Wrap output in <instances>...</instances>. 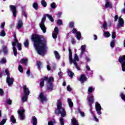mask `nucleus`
<instances>
[{
    "label": "nucleus",
    "mask_w": 125,
    "mask_h": 125,
    "mask_svg": "<svg viewBox=\"0 0 125 125\" xmlns=\"http://www.w3.org/2000/svg\"><path fill=\"white\" fill-rule=\"evenodd\" d=\"M31 40L34 42V46L38 54L43 56L45 54L46 48H47L46 39L44 38L43 36L34 34L31 36Z\"/></svg>",
    "instance_id": "obj_1"
},
{
    "label": "nucleus",
    "mask_w": 125,
    "mask_h": 125,
    "mask_svg": "<svg viewBox=\"0 0 125 125\" xmlns=\"http://www.w3.org/2000/svg\"><path fill=\"white\" fill-rule=\"evenodd\" d=\"M57 108L55 110V114L56 115H60V114H61V117L59 118L60 123L61 125H64L65 122L64 121L63 118L67 116V114L66 113V110H65V108L62 107L61 99H59L57 100Z\"/></svg>",
    "instance_id": "obj_2"
},
{
    "label": "nucleus",
    "mask_w": 125,
    "mask_h": 125,
    "mask_svg": "<svg viewBox=\"0 0 125 125\" xmlns=\"http://www.w3.org/2000/svg\"><path fill=\"white\" fill-rule=\"evenodd\" d=\"M44 81L47 82L46 83L47 90H48V91H52V90H53V87H54V85L53 83V82H54V78L53 77L48 78L46 76H44L43 78H41L40 83L41 88H42L43 86H44Z\"/></svg>",
    "instance_id": "obj_3"
},
{
    "label": "nucleus",
    "mask_w": 125,
    "mask_h": 125,
    "mask_svg": "<svg viewBox=\"0 0 125 125\" xmlns=\"http://www.w3.org/2000/svg\"><path fill=\"white\" fill-rule=\"evenodd\" d=\"M94 103V98H93V96L92 95L88 97V104L89 107V111L91 114H93L94 116V118L95 119V121L96 122H98V119L96 118V116L94 115V113L93 111H92V104Z\"/></svg>",
    "instance_id": "obj_4"
},
{
    "label": "nucleus",
    "mask_w": 125,
    "mask_h": 125,
    "mask_svg": "<svg viewBox=\"0 0 125 125\" xmlns=\"http://www.w3.org/2000/svg\"><path fill=\"white\" fill-rule=\"evenodd\" d=\"M46 17H47V14H46L43 16L42 18L41 22L40 24V27L44 34L46 33V27H45V25H44V22H45L46 20Z\"/></svg>",
    "instance_id": "obj_5"
},
{
    "label": "nucleus",
    "mask_w": 125,
    "mask_h": 125,
    "mask_svg": "<svg viewBox=\"0 0 125 125\" xmlns=\"http://www.w3.org/2000/svg\"><path fill=\"white\" fill-rule=\"evenodd\" d=\"M118 62L121 64L122 71L125 72V55L119 57Z\"/></svg>",
    "instance_id": "obj_6"
},
{
    "label": "nucleus",
    "mask_w": 125,
    "mask_h": 125,
    "mask_svg": "<svg viewBox=\"0 0 125 125\" xmlns=\"http://www.w3.org/2000/svg\"><path fill=\"white\" fill-rule=\"evenodd\" d=\"M39 98L42 104H43L44 102H47V98H46V96H44V94H43L42 92L40 93Z\"/></svg>",
    "instance_id": "obj_7"
},
{
    "label": "nucleus",
    "mask_w": 125,
    "mask_h": 125,
    "mask_svg": "<svg viewBox=\"0 0 125 125\" xmlns=\"http://www.w3.org/2000/svg\"><path fill=\"white\" fill-rule=\"evenodd\" d=\"M95 109L98 115H100L102 114V112H101V110H102L101 105H100L97 102L96 103Z\"/></svg>",
    "instance_id": "obj_8"
},
{
    "label": "nucleus",
    "mask_w": 125,
    "mask_h": 125,
    "mask_svg": "<svg viewBox=\"0 0 125 125\" xmlns=\"http://www.w3.org/2000/svg\"><path fill=\"white\" fill-rule=\"evenodd\" d=\"M24 113L25 109H24V108L20 109V110H18V115H20V119L21 121H23V120L25 119V114H24Z\"/></svg>",
    "instance_id": "obj_9"
},
{
    "label": "nucleus",
    "mask_w": 125,
    "mask_h": 125,
    "mask_svg": "<svg viewBox=\"0 0 125 125\" xmlns=\"http://www.w3.org/2000/svg\"><path fill=\"white\" fill-rule=\"evenodd\" d=\"M10 10L12 12L14 17H16V14L17 13V9L16 6L11 5L9 6Z\"/></svg>",
    "instance_id": "obj_10"
},
{
    "label": "nucleus",
    "mask_w": 125,
    "mask_h": 125,
    "mask_svg": "<svg viewBox=\"0 0 125 125\" xmlns=\"http://www.w3.org/2000/svg\"><path fill=\"white\" fill-rule=\"evenodd\" d=\"M2 50H0V53L3 52L5 55L8 54V49H7V46L2 45L1 46Z\"/></svg>",
    "instance_id": "obj_11"
},
{
    "label": "nucleus",
    "mask_w": 125,
    "mask_h": 125,
    "mask_svg": "<svg viewBox=\"0 0 125 125\" xmlns=\"http://www.w3.org/2000/svg\"><path fill=\"white\" fill-rule=\"evenodd\" d=\"M14 82V79L13 78H10L7 77L6 78V83H8V85L10 86V85H12L13 84V83Z\"/></svg>",
    "instance_id": "obj_12"
},
{
    "label": "nucleus",
    "mask_w": 125,
    "mask_h": 125,
    "mask_svg": "<svg viewBox=\"0 0 125 125\" xmlns=\"http://www.w3.org/2000/svg\"><path fill=\"white\" fill-rule=\"evenodd\" d=\"M70 64H73V62H77V61H79V56H78V54H75L74 60H73V57L71 58V60H69Z\"/></svg>",
    "instance_id": "obj_13"
},
{
    "label": "nucleus",
    "mask_w": 125,
    "mask_h": 125,
    "mask_svg": "<svg viewBox=\"0 0 125 125\" xmlns=\"http://www.w3.org/2000/svg\"><path fill=\"white\" fill-rule=\"evenodd\" d=\"M23 89L24 95H27L29 96V95H30V90H29V88L27 87V86L24 85L23 86Z\"/></svg>",
    "instance_id": "obj_14"
},
{
    "label": "nucleus",
    "mask_w": 125,
    "mask_h": 125,
    "mask_svg": "<svg viewBox=\"0 0 125 125\" xmlns=\"http://www.w3.org/2000/svg\"><path fill=\"white\" fill-rule=\"evenodd\" d=\"M105 4L104 5V6L105 8H112L113 7V5H112V3L111 2L109 1V0H105Z\"/></svg>",
    "instance_id": "obj_15"
},
{
    "label": "nucleus",
    "mask_w": 125,
    "mask_h": 125,
    "mask_svg": "<svg viewBox=\"0 0 125 125\" xmlns=\"http://www.w3.org/2000/svg\"><path fill=\"white\" fill-rule=\"evenodd\" d=\"M86 80H87L86 77L85 76V75H84V74L81 75V77L79 81L81 82L82 83H83L84 82H86Z\"/></svg>",
    "instance_id": "obj_16"
},
{
    "label": "nucleus",
    "mask_w": 125,
    "mask_h": 125,
    "mask_svg": "<svg viewBox=\"0 0 125 125\" xmlns=\"http://www.w3.org/2000/svg\"><path fill=\"white\" fill-rule=\"evenodd\" d=\"M124 24H125V21L124 19L120 17L119 19V23L117 25L118 27H124Z\"/></svg>",
    "instance_id": "obj_17"
},
{
    "label": "nucleus",
    "mask_w": 125,
    "mask_h": 125,
    "mask_svg": "<svg viewBox=\"0 0 125 125\" xmlns=\"http://www.w3.org/2000/svg\"><path fill=\"white\" fill-rule=\"evenodd\" d=\"M31 121H32L33 125H38V119L35 116H32L31 118Z\"/></svg>",
    "instance_id": "obj_18"
},
{
    "label": "nucleus",
    "mask_w": 125,
    "mask_h": 125,
    "mask_svg": "<svg viewBox=\"0 0 125 125\" xmlns=\"http://www.w3.org/2000/svg\"><path fill=\"white\" fill-rule=\"evenodd\" d=\"M84 51H85V45H83L81 46V52L80 53V57H82L83 54L84 53Z\"/></svg>",
    "instance_id": "obj_19"
},
{
    "label": "nucleus",
    "mask_w": 125,
    "mask_h": 125,
    "mask_svg": "<svg viewBox=\"0 0 125 125\" xmlns=\"http://www.w3.org/2000/svg\"><path fill=\"white\" fill-rule=\"evenodd\" d=\"M71 124L73 125H79V122H78V121H77L75 118H73L71 119Z\"/></svg>",
    "instance_id": "obj_20"
},
{
    "label": "nucleus",
    "mask_w": 125,
    "mask_h": 125,
    "mask_svg": "<svg viewBox=\"0 0 125 125\" xmlns=\"http://www.w3.org/2000/svg\"><path fill=\"white\" fill-rule=\"evenodd\" d=\"M38 70H41V68L42 67V63L41 62H37L36 63Z\"/></svg>",
    "instance_id": "obj_21"
},
{
    "label": "nucleus",
    "mask_w": 125,
    "mask_h": 125,
    "mask_svg": "<svg viewBox=\"0 0 125 125\" xmlns=\"http://www.w3.org/2000/svg\"><path fill=\"white\" fill-rule=\"evenodd\" d=\"M54 54L56 59H57V60L60 59V55H59V53H58L57 51H54Z\"/></svg>",
    "instance_id": "obj_22"
},
{
    "label": "nucleus",
    "mask_w": 125,
    "mask_h": 125,
    "mask_svg": "<svg viewBox=\"0 0 125 125\" xmlns=\"http://www.w3.org/2000/svg\"><path fill=\"white\" fill-rule=\"evenodd\" d=\"M22 26H23V22H22L21 20H20L19 21V23L18 24V26L17 27V29L19 30V29H21V28H22Z\"/></svg>",
    "instance_id": "obj_23"
},
{
    "label": "nucleus",
    "mask_w": 125,
    "mask_h": 125,
    "mask_svg": "<svg viewBox=\"0 0 125 125\" xmlns=\"http://www.w3.org/2000/svg\"><path fill=\"white\" fill-rule=\"evenodd\" d=\"M76 38L78 41H80L81 40V38H82V34H81V32H80V31L77 32Z\"/></svg>",
    "instance_id": "obj_24"
},
{
    "label": "nucleus",
    "mask_w": 125,
    "mask_h": 125,
    "mask_svg": "<svg viewBox=\"0 0 125 125\" xmlns=\"http://www.w3.org/2000/svg\"><path fill=\"white\" fill-rule=\"evenodd\" d=\"M69 51V60H72V58L73 57L72 53V50H71V48L68 49Z\"/></svg>",
    "instance_id": "obj_25"
},
{
    "label": "nucleus",
    "mask_w": 125,
    "mask_h": 125,
    "mask_svg": "<svg viewBox=\"0 0 125 125\" xmlns=\"http://www.w3.org/2000/svg\"><path fill=\"white\" fill-rule=\"evenodd\" d=\"M47 17L51 22H54V19H53V17H52V16L47 14Z\"/></svg>",
    "instance_id": "obj_26"
},
{
    "label": "nucleus",
    "mask_w": 125,
    "mask_h": 125,
    "mask_svg": "<svg viewBox=\"0 0 125 125\" xmlns=\"http://www.w3.org/2000/svg\"><path fill=\"white\" fill-rule=\"evenodd\" d=\"M20 62L21 64H27L28 62V60L26 59H22L20 60Z\"/></svg>",
    "instance_id": "obj_27"
},
{
    "label": "nucleus",
    "mask_w": 125,
    "mask_h": 125,
    "mask_svg": "<svg viewBox=\"0 0 125 125\" xmlns=\"http://www.w3.org/2000/svg\"><path fill=\"white\" fill-rule=\"evenodd\" d=\"M33 7L34 8L35 10H38V9H39V4H38V3L37 2L33 3Z\"/></svg>",
    "instance_id": "obj_28"
},
{
    "label": "nucleus",
    "mask_w": 125,
    "mask_h": 125,
    "mask_svg": "<svg viewBox=\"0 0 125 125\" xmlns=\"http://www.w3.org/2000/svg\"><path fill=\"white\" fill-rule=\"evenodd\" d=\"M16 46H13V50L14 56H17V49H16Z\"/></svg>",
    "instance_id": "obj_29"
},
{
    "label": "nucleus",
    "mask_w": 125,
    "mask_h": 125,
    "mask_svg": "<svg viewBox=\"0 0 125 125\" xmlns=\"http://www.w3.org/2000/svg\"><path fill=\"white\" fill-rule=\"evenodd\" d=\"M14 42H12V45L13 46H16V43H19L18 40H17V38H14Z\"/></svg>",
    "instance_id": "obj_30"
},
{
    "label": "nucleus",
    "mask_w": 125,
    "mask_h": 125,
    "mask_svg": "<svg viewBox=\"0 0 125 125\" xmlns=\"http://www.w3.org/2000/svg\"><path fill=\"white\" fill-rule=\"evenodd\" d=\"M68 100L69 106L72 108V107H73L74 106V104L73 103V102H72V100L71 99H68Z\"/></svg>",
    "instance_id": "obj_31"
},
{
    "label": "nucleus",
    "mask_w": 125,
    "mask_h": 125,
    "mask_svg": "<svg viewBox=\"0 0 125 125\" xmlns=\"http://www.w3.org/2000/svg\"><path fill=\"white\" fill-rule=\"evenodd\" d=\"M28 96L26 95H24L21 98L22 102L24 103L27 101V99H28Z\"/></svg>",
    "instance_id": "obj_32"
},
{
    "label": "nucleus",
    "mask_w": 125,
    "mask_h": 125,
    "mask_svg": "<svg viewBox=\"0 0 125 125\" xmlns=\"http://www.w3.org/2000/svg\"><path fill=\"white\" fill-rule=\"evenodd\" d=\"M67 75L69 77H70V78H73V76H74V73H73V72H72L71 70H68V71H67Z\"/></svg>",
    "instance_id": "obj_33"
},
{
    "label": "nucleus",
    "mask_w": 125,
    "mask_h": 125,
    "mask_svg": "<svg viewBox=\"0 0 125 125\" xmlns=\"http://www.w3.org/2000/svg\"><path fill=\"white\" fill-rule=\"evenodd\" d=\"M10 121L13 124H16V119L14 116H12L10 118Z\"/></svg>",
    "instance_id": "obj_34"
},
{
    "label": "nucleus",
    "mask_w": 125,
    "mask_h": 125,
    "mask_svg": "<svg viewBox=\"0 0 125 125\" xmlns=\"http://www.w3.org/2000/svg\"><path fill=\"white\" fill-rule=\"evenodd\" d=\"M21 9H22V12L23 16L27 18V13H26V11H25V9L24 7H21Z\"/></svg>",
    "instance_id": "obj_35"
},
{
    "label": "nucleus",
    "mask_w": 125,
    "mask_h": 125,
    "mask_svg": "<svg viewBox=\"0 0 125 125\" xmlns=\"http://www.w3.org/2000/svg\"><path fill=\"white\" fill-rule=\"evenodd\" d=\"M41 4L42 5V6H43L44 7H46L47 5V3H46L45 0H42Z\"/></svg>",
    "instance_id": "obj_36"
},
{
    "label": "nucleus",
    "mask_w": 125,
    "mask_h": 125,
    "mask_svg": "<svg viewBox=\"0 0 125 125\" xmlns=\"http://www.w3.org/2000/svg\"><path fill=\"white\" fill-rule=\"evenodd\" d=\"M23 44L25 47H28V46H29V40L28 39H26L24 41Z\"/></svg>",
    "instance_id": "obj_37"
},
{
    "label": "nucleus",
    "mask_w": 125,
    "mask_h": 125,
    "mask_svg": "<svg viewBox=\"0 0 125 125\" xmlns=\"http://www.w3.org/2000/svg\"><path fill=\"white\" fill-rule=\"evenodd\" d=\"M115 42L116 41L115 40H112L111 42H110V46L112 48L115 47Z\"/></svg>",
    "instance_id": "obj_38"
},
{
    "label": "nucleus",
    "mask_w": 125,
    "mask_h": 125,
    "mask_svg": "<svg viewBox=\"0 0 125 125\" xmlns=\"http://www.w3.org/2000/svg\"><path fill=\"white\" fill-rule=\"evenodd\" d=\"M104 36L105 38H109V37L111 36V34L109 32H104Z\"/></svg>",
    "instance_id": "obj_39"
},
{
    "label": "nucleus",
    "mask_w": 125,
    "mask_h": 125,
    "mask_svg": "<svg viewBox=\"0 0 125 125\" xmlns=\"http://www.w3.org/2000/svg\"><path fill=\"white\" fill-rule=\"evenodd\" d=\"M73 63L75 65V67L76 68L77 70H78V71L80 70V67H79L77 62H72V63Z\"/></svg>",
    "instance_id": "obj_40"
},
{
    "label": "nucleus",
    "mask_w": 125,
    "mask_h": 125,
    "mask_svg": "<svg viewBox=\"0 0 125 125\" xmlns=\"http://www.w3.org/2000/svg\"><path fill=\"white\" fill-rule=\"evenodd\" d=\"M73 63L75 65V67L76 68L77 70H78V71L80 70V67H79L77 62H72V63Z\"/></svg>",
    "instance_id": "obj_41"
},
{
    "label": "nucleus",
    "mask_w": 125,
    "mask_h": 125,
    "mask_svg": "<svg viewBox=\"0 0 125 125\" xmlns=\"http://www.w3.org/2000/svg\"><path fill=\"white\" fill-rule=\"evenodd\" d=\"M6 121H7V118L3 119L0 122V125H3L5 123H6Z\"/></svg>",
    "instance_id": "obj_42"
},
{
    "label": "nucleus",
    "mask_w": 125,
    "mask_h": 125,
    "mask_svg": "<svg viewBox=\"0 0 125 125\" xmlns=\"http://www.w3.org/2000/svg\"><path fill=\"white\" fill-rule=\"evenodd\" d=\"M78 113H80V114H81V117H84V112H82L80 108L78 109Z\"/></svg>",
    "instance_id": "obj_43"
},
{
    "label": "nucleus",
    "mask_w": 125,
    "mask_h": 125,
    "mask_svg": "<svg viewBox=\"0 0 125 125\" xmlns=\"http://www.w3.org/2000/svg\"><path fill=\"white\" fill-rule=\"evenodd\" d=\"M5 31L4 29H3L1 32H0V37H5Z\"/></svg>",
    "instance_id": "obj_44"
},
{
    "label": "nucleus",
    "mask_w": 125,
    "mask_h": 125,
    "mask_svg": "<svg viewBox=\"0 0 125 125\" xmlns=\"http://www.w3.org/2000/svg\"><path fill=\"white\" fill-rule=\"evenodd\" d=\"M17 47L18 48L19 50H22V44H21V43H17Z\"/></svg>",
    "instance_id": "obj_45"
},
{
    "label": "nucleus",
    "mask_w": 125,
    "mask_h": 125,
    "mask_svg": "<svg viewBox=\"0 0 125 125\" xmlns=\"http://www.w3.org/2000/svg\"><path fill=\"white\" fill-rule=\"evenodd\" d=\"M6 62H7L6 59L5 58H3L2 59H1L0 61L1 64H5Z\"/></svg>",
    "instance_id": "obj_46"
},
{
    "label": "nucleus",
    "mask_w": 125,
    "mask_h": 125,
    "mask_svg": "<svg viewBox=\"0 0 125 125\" xmlns=\"http://www.w3.org/2000/svg\"><path fill=\"white\" fill-rule=\"evenodd\" d=\"M57 21L58 25L59 26H61V25H62V24H63V21H62V20H61L60 19L58 20Z\"/></svg>",
    "instance_id": "obj_47"
},
{
    "label": "nucleus",
    "mask_w": 125,
    "mask_h": 125,
    "mask_svg": "<svg viewBox=\"0 0 125 125\" xmlns=\"http://www.w3.org/2000/svg\"><path fill=\"white\" fill-rule=\"evenodd\" d=\"M18 70L20 72V73H23V69L21 65H19Z\"/></svg>",
    "instance_id": "obj_48"
},
{
    "label": "nucleus",
    "mask_w": 125,
    "mask_h": 125,
    "mask_svg": "<svg viewBox=\"0 0 125 125\" xmlns=\"http://www.w3.org/2000/svg\"><path fill=\"white\" fill-rule=\"evenodd\" d=\"M120 97H121L122 99L125 102V95L124 94V93L122 92L120 93Z\"/></svg>",
    "instance_id": "obj_49"
},
{
    "label": "nucleus",
    "mask_w": 125,
    "mask_h": 125,
    "mask_svg": "<svg viewBox=\"0 0 125 125\" xmlns=\"http://www.w3.org/2000/svg\"><path fill=\"white\" fill-rule=\"evenodd\" d=\"M54 33H56V34H59V29H58V27H55L54 28Z\"/></svg>",
    "instance_id": "obj_50"
},
{
    "label": "nucleus",
    "mask_w": 125,
    "mask_h": 125,
    "mask_svg": "<svg viewBox=\"0 0 125 125\" xmlns=\"http://www.w3.org/2000/svg\"><path fill=\"white\" fill-rule=\"evenodd\" d=\"M50 6L52 8H53V9H54L56 8V4H55L54 2H53L51 4Z\"/></svg>",
    "instance_id": "obj_51"
},
{
    "label": "nucleus",
    "mask_w": 125,
    "mask_h": 125,
    "mask_svg": "<svg viewBox=\"0 0 125 125\" xmlns=\"http://www.w3.org/2000/svg\"><path fill=\"white\" fill-rule=\"evenodd\" d=\"M57 35H58V33H56L55 32L52 33V37L54 39H57Z\"/></svg>",
    "instance_id": "obj_52"
},
{
    "label": "nucleus",
    "mask_w": 125,
    "mask_h": 125,
    "mask_svg": "<svg viewBox=\"0 0 125 125\" xmlns=\"http://www.w3.org/2000/svg\"><path fill=\"white\" fill-rule=\"evenodd\" d=\"M5 72L6 73V75H7V77H10V73H9V71H8V69H5Z\"/></svg>",
    "instance_id": "obj_53"
},
{
    "label": "nucleus",
    "mask_w": 125,
    "mask_h": 125,
    "mask_svg": "<svg viewBox=\"0 0 125 125\" xmlns=\"http://www.w3.org/2000/svg\"><path fill=\"white\" fill-rule=\"evenodd\" d=\"M103 28L104 30H107V22L106 21H104L103 24Z\"/></svg>",
    "instance_id": "obj_54"
},
{
    "label": "nucleus",
    "mask_w": 125,
    "mask_h": 125,
    "mask_svg": "<svg viewBox=\"0 0 125 125\" xmlns=\"http://www.w3.org/2000/svg\"><path fill=\"white\" fill-rule=\"evenodd\" d=\"M4 26H5V22H3L1 23L0 28L3 29V30H4Z\"/></svg>",
    "instance_id": "obj_55"
},
{
    "label": "nucleus",
    "mask_w": 125,
    "mask_h": 125,
    "mask_svg": "<svg viewBox=\"0 0 125 125\" xmlns=\"http://www.w3.org/2000/svg\"><path fill=\"white\" fill-rule=\"evenodd\" d=\"M111 37L112 39H116V32H112L111 34Z\"/></svg>",
    "instance_id": "obj_56"
},
{
    "label": "nucleus",
    "mask_w": 125,
    "mask_h": 125,
    "mask_svg": "<svg viewBox=\"0 0 125 125\" xmlns=\"http://www.w3.org/2000/svg\"><path fill=\"white\" fill-rule=\"evenodd\" d=\"M88 91L89 92V93H91L92 91H93V87H89L88 89Z\"/></svg>",
    "instance_id": "obj_57"
},
{
    "label": "nucleus",
    "mask_w": 125,
    "mask_h": 125,
    "mask_svg": "<svg viewBox=\"0 0 125 125\" xmlns=\"http://www.w3.org/2000/svg\"><path fill=\"white\" fill-rule=\"evenodd\" d=\"M4 94V92L3 91V90L1 88H0V95H1V96H3Z\"/></svg>",
    "instance_id": "obj_58"
},
{
    "label": "nucleus",
    "mask_w": 125,
    "mask_h": 125,
    "mask_svg": "<svg viewBox=\"0 0 125 125\" xmlns=\"http://www.w3.org/2000/svg\"><path fill=\"white\" fill-rule=\"evenodd\" d=\"M71 42L72 44H76V43L77 42V41H76V40L74 38L71 39Z\"/></svg>",
    "instance_id": "obj_59"
},
{
    "label": "nucleus",
    "mask_w": 125,
    "mask_h": 125,
    "mask_svg": "<svg viewBox=\"0 0 125 125\" xmlns=\"http://www.w3.org/2000/svg\"><path fill=\"white\" fill-rule=\"evenodd\" d=\"M69 28H74V22L71 21L69 23Z\"/></svg>",
    "instance_id": "obj_60"
},
{
    "label": "nucleus",
    "mask_w": 125,
    "mask_h": 125,
    "mask_svg": "<svg viewBox=\"0 0 125 125\" xmlns=\"http://www.w3.org/2000/svg\"><path fill=\"white\" fill-rule=\"evenodd\" d=\"M62 74H63V73H62V72H61V71H60L58 73V76H59L60 79H62Z\"/></svg>",
    "instance_id": "obj_61"
},
{
    "label": "nucleus",
    "mask_w": 125,
    "mask_h": 125,
    "mask_svg": "<svg viewBox=\"0 0 125 125\" xmlns=\"http://www.w3.org/2000/svg\"><path fill=\"white\" fill-rule=\"evenodd\" d=\"M7 104L8 105H11V104H12V100H8L7 101Z\"/></svg>",
    "instance_id": "obj_62"
},
{
    "label": "nucleus",
    "mask_w": 125,
    "mask_h": 125,
    "mask_svg": "<svg viewBox=\"0 0 125 125\" xmlns=\"http://www.w3.org/2000/svg\"><path fill=\"white\" fill-rule=\"evenodd\" d=\"M78 30H77V29L76 28H73V30H72V33L73 34H77V33H78Z\"/></svg>",
    "instance_id": "obj_63"
},
{
    "label": "nucleus",
    "mask_w": 125,
    "mask_h": 125,
    "mask_svg": "<svg viewBox=\"0 0 125 125\" xmlns=\"http://www.w3.org/2000/svg\"><path fill=\"white\" fill-rule=\"evenodd\" d=\"M67 90L68 91H71L72 90V88H71V87H70V85H68L67 86Z\"/></svg>",
    "instance_id": "obj_64"
}]
</instances>
